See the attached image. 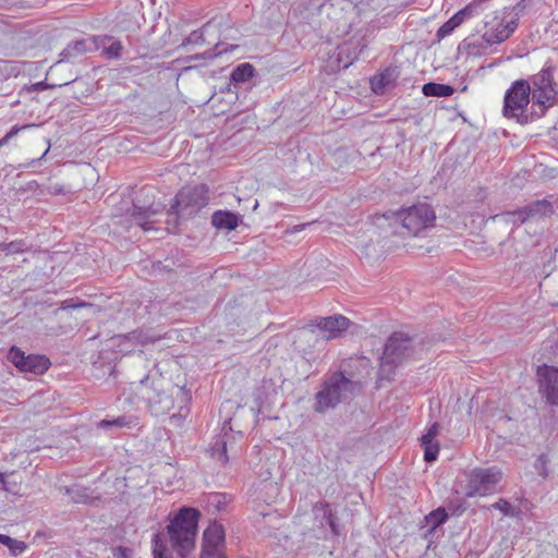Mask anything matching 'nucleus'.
I'll return each instance as SVG.
<instances>
[{
    "mask_svg": "<svg viewBox=\"0 0 558 558\" xmlns=\"http://www.w3.org/2000/svg\"><path fill=\"white\" fill-rule=\"evenodd\" d=\"M208 506L217 511H221L226 507V496L221 493H214L207 497Z\"/></svg>",
    "mask_w": 558,
    "mask_h": 558,
    "instance_id": "31",
    "label": "nucleus"
},
{
    "mask_svg": "<svg viewBox=\"0 0 558 558\" xmlns=\"http://www.w3.org/2000/svg\"><path fill=\"white\" fill-rule=\"evenodd\" d=\"M413 340L403 333H393L389 337L383 356L380 357V373H391L395 367L412 355Z\"/></svg>",
    "mask_w": 558,
    "mask_h": 558,
    "instance_id": "9",
    "label": "nucleus"
},
{
    "mask_svg": "<svg viewBox=\"0 0 558 558\" xmlns=\"http://www.w3.org/2000/svg\"><path fill=\"white\" fill-rule=\"evenodd\" d=\"M310 225H311V223H307V226H310ZM305 227H306V225H305V223L294 226V227H293V229H292V232H293V233L300 232V231L304 230V228H305Z\"/></svg>",
    "mask_w": 558,
    "mask_h": 558,
    "instance_id": "43",
    "label": "nucleus"
},
{
    "mask_svg": "<svg viewBox=\"0 0 558 558\" xmlns=\"http://www.w3.org/2000/svg\"><path fill=\"white\" fill-rule=\"evenodd\" d=\"M199 512L183 507L167 526L171 548L180 558H189L195 549Z\"/></svg>",
    "mask_w": 558,
    "mask_h": 558,
    "instance_id": "2",
    "label": "nucleus"
},
{
    "mask_svg": "<svg viewBox=\"0 0 558 558\" xmlns=\"http://www.w3.org/2000/svg\"><path fill=\"white\" fill-rule=\"evenodd\" d=\"M113 555L117 558H131V550L126 547L120 546L113 550Z\"/></svg>",
    "mask_w": 558,
    "mask_h": 558,
    "instance_id": "36",
    "label": "nucleus"
},
{
    "mask_svg": "<svg viewBox=\"0 0 558 558\" xmlns=\"http://www.w3.org/2000/svg\"><path fill=\"white\" fill-rule=\"evenodd\" d=\"M61 191H62L61 189L54 187V193H61Z\"/></svg>",
    "mask_w": 558,
    "mask_h": 558,
    "instance_id": "46",
    "label": "nucleus"
},
{
    "mask_svg": "<svg viewBox=\"0 0 558 558\" xmlns=\"http://www.w3.org/2000/svg\"><path fill=\"white\" fill-rule=\"evenodd\" d=\"M397 221L409 235H421L435 225L436 215L427 204H417L397 213Z\"/></svg>",
    "mask_w": 558,
    "mask_h": 558,
    "instance_id": "7",
    "label": "nucleus"
},
{
    "mask_svg": "<svg viewBox=\"0 0 558 558\" xmlns=\"http://www.w3.org/2000/svg\"><path fill=\"white\" fill-rule=\"evenodd\" d=\"M241 221V217L238 214L228 210H217L211 216V223L217 229H223L228 231L234 230Z\"/></svg>",
    "mask_w": 558,
    "mask_h": 558,
    "instance_id": "19",
    "label": "nucleus"
},
{
    "mask_svg": "<svg viewBox=\"0 0 558 558\" xmlns=\"http://www.w3.org/2000/svg\"><path fill=\"white\" fill-rule=\"evenodd\" d=\"M7 547L9 548L10 554L16 557L22 555L26 550L27 545L23 541L11 538L10 544H8Z\"/></svg>",
    "mask_w": 558,
    "mask_h": 558,
    "instance_id": "35",
    "label": "nucleus"
},
{
    "mask_svg": "<svg viewBox=\"0 0 558 558\" xmlns=\"http://www.w3.org/2000/svg\"><path fill=\"white\" fill-rule=\"evenodd\" d=\"M26 248L24 241H12L10 243H5V246H3V253L5 255L17 254L23 253Z\"/></svg>",
    "mask_w": 558,
    "mask_h": 558,
    "instance_id": "33",
    "label": "nucleus"
},
{
    "mask_svg": "<svg viewBox=\"0 0 558 558\" xmlns=\"http://www.w3.org/2000/svg\"><path fill=\"white\" fill-rule=\"evenodd\" d=\"M66 494L75 504H85L89 499L88 489L78 485H73L66 488Z\"/></svg>",
    "mask_w": 558,
    "mask_h": 558,
    "instance_id": "27",
    "label": "nucleus"
},
{
    "mask_svg": "<svg viewBox=\"0 0 558 558\" xmlns=\"http://www.w3.org/2000/svg\"><path fill=\"white\" fill-rule=\"evenodd\" d=\"M422 92L425 96L449 97L454 89L450 85L429 82L423 85Z\"/></svg>",
    "mask_w": 558,
    "mask_h": 558,
    "instance_id": "22",
    "label": "nucleus"
},
{
    "mask_svg": "<svg viewBox=\"0 0 558 558\" xmlns=\"http://www.w3.org/2000/svg\"><path fill=\"white\" fill-rule=\"evenodd\" d=\"M0 484L3 485V488L8 492H11V488L8 486V482H7V474L0 472Z\"/></svg>",
    "mask_w": 558,
    "mask_h": 558,
    "instance_id": "40",
    "label": "nucleus"
},
{
    "mask_svg": "<svg viewBox=\"0 0 558 558\" xmlns=\"http://www.w3.org/2000/svg\"><path fill=\"white\" fill-rule=\"evenodd\" d=\"M137 424L136 418L129 415L118 416L112 420H101L98 427L105 430L131 428Z\"/></svg>",
    "mask_w": 558,
    "mask_h": 558,
    "instance_id": "20",
    "label": "nucleus"
},
{
    "mask_svg": "<svg viewBox=\"0 0 558 558\" xmlns=\"http://www.w3.org/2000/svg\"><path fill=\"white\" fill-rule=\"evenodd\" d=\"M350 320L342 315L316 318L311 326H315L327 339L339 337L348 329Z\"/></svg>",
    "mask_w": 558,
    "mask_h": 558,
    "instance_id": "15",
    "label": "nucleus"
},
{
    "mask_svg": "<svg viewBox=\"0 0 558 558\" xmlns=\"http://www.w3.org/2000/svg\"><path fill=\"white\" fill-rule=\"evenodd\" d=\"M48 151H49V147L45 150V153L38 159H33L29 163L24 165L23 167L27 168V167L34 165L35 162L41 160L48 154Z\"/></svg>",
    "mask_w": 558,
    "mask_h": 558,
    "instance_id": "41",
    "label": "nucleus"
},
{
    "mask_svg": "<svg viewBox=\"0 0 558 558\" xmlns=\"http://www.w3.org/2000/svg\"><path fill=\"white\" fill-rule=\"evenodd\" d=\"M101 49L107 58L116 59L120 57L122 45L113 37H104L101 40Z\"/></svg>",
    "mask_w": 558,
    "mask_h": 558,
    "instance_id": "24",
    "label": "nucleus"
},
{
    "mask_svg": "<svg viewBox=\"0 0 558 558\" xmlns=\"http://www.w3.org/2000/svg\"><path fill=\"white\" fill-rule=\"evenodd\" d=\"M448 519V514L442 508H438L432 511L427 517L426 521L430 525L432 530H435L439 525L444 524Z\"/></svg>",
    "mask_w": 558,
    "mask_h": 558,
    "instance_id": "28",
    "label": "nucleus"
},
{
    "mask_svg": "<svg viewBox=\"0 0 558 558\" xmlns=\"http://www.w3.org/2000/svg\"><path fill=\"white\" fill-rule=\"evenodd\" d=\"M116 345L119 348V352L128 354L134 351V347L140 344L151 342L153 339L143 331H132L126 335H119L113 338Z\"/></svg>",
    "mask_w": 558,
    "mask_h": 558,
    "instance_id": "17",
    "label": "nucleus"
},
{
    "mask_svg": "<svg viewBox=\"0 0 558 558\" xmlns=\"http://www.w3.org/2000/svg\"><path fill=\"white\" fill-rule=\"evenodd\" d=\"M532 101L531 84L525 80H518L507 89L504 99L502 112L506 118L514 119L525 124L537 119L526 112V107Z\"/></svg>",
    "mask_w": 558,
    "mask_h": 558,
    "instance_id": "6",
    "label": "nucleus"
},
{
    "mask_svg": "<svg viewBox=\"0 0 558 558\" xmlns=\"http://www.w3.org/2000/svg\"><path fill=\"white\" fill-rule=\"evenodd\" d=\"M548 462H549L548 457L545 453H542L541 456H538L534 462L535 471L538 473V475H541L544 478L547 477V475H548V470H547Z\"/></svg>",
    "mask_w": 558,
    "mask_h": 558,
    "instance_id": "32",
    "label": "nucleus"
},
{
    "mask_svg": "<svg viewBox=\"0 0 558 558\" xmlns=\"http://www.w3.org/2000/svg\"><path fill=\"white\" fill-rule=\"evenodd\" d=\"M383 80H384V77H380L378 81H377V78H373L372 80V87H373V90L375 93H381L383 92L381 90Z\"/></svg>",
    "mask_w": 558,
    "mask_h": 558,
    "instance_id": "38",
    "label": "nucleus"
},
{
    "mask_svg": "<svg viewBox=\"0 0 558 558\" xmlns=\"http://www.w3.org/2000/svg\"><path fill=\"white\" fill-rule=\"evenodd\" d=\"M137 393L155 416L167 414L174 408L181 412L190 401L183 387L174 386L157 374L144 377L138 383Z\"/></svg>",
    "mask_w": 558,
    "mask_h": 558,
    "instance_id": "1",
    "label": "nucleus"
},
{
    "mask_svg": "<svg viewBox=\"0 0 558 558\" xmlns=\"http://www.w3.org/2000/svg\"><path fill=\"white\" fill-rule=\"evenodd\" d=\"M154 558H169L167 555H165L163 550L159 548L157 543L154 548Z\"/></svg>",
    "mask_w": 558,
    "mask_h": 558,
    "instance_id": "39",
    "label": "nucleus"
},
{
    "mask_svg": "<svg viewBox=\"0 0 558 558\" xmlns=\"http://www.w3.org/2000/svg\"><path fill=\"white\" fill-rule=\"evenodd\" d=\"M11 538L12 537H10L9 535L2 534L0 537V544H3L4 546H7L8 544H10Z\"/></svg>",
    "mask_w": 558,
    "mask_h": 558,
    "instance_id": "42",
    "label": "nucleus"
},
{
    "mask_svg": "<svg viewBox=\"0 0 558 558\" xmlns=\"http://www.w3.org/2000/svg\"><path fill=\"white\" fill-rule=\"evenodd\" d=\"M519 13L513 7H505L496 10L485 20V31L482 39L488 45H496L506 41L517 29Z\"/></svg>",
    "mask_w": 558,
    "mask_h": 558,
    "instance_id": "5",
    "label": "nucleus"
},
{
    "mask_svg": "<svg viewBox=\"0 0 558 558\" xmlns=\"http://www.w3.org/2000/svg\"><path fill=\"white\" fill-rule=\"evenodd\" d=\"M354 384L345 378L341 373L330 376L323 385L322 389L316 393L317 412H324L327 409L335 408L339 402L351 392Z\"/></svg>",
    "mask_w": 558,
    "mask_h": 558,
    "instance_id": "8",
    "label": "nucleus"
},
{
    "mask_svg": "<svg viewBox=\"0 0 558 558\" xmlns=\"http://www.w3.org/2000/svg\"><path fill=\"white\" fill-rule=\"evenodd\" d=\"M19 131L20 129L16 126L11 129V131L8 132L7 135L0 140V146L7 144L12 137H14L17 134Z\"/></svg>",
    "mask_w": 558,
    "mask_h": 558,
    "instance_id": "37",
    "label": "nucleus"
},
{
    "mask_svg": "<svg viewBox=\"0 0 558 558\" xmlns=\"http://www.w3.org/2000/svg\"><path fill=\"white\" fill-rule=\"evenodd\" d=\"M492 508L499 510L502 514L508 517H513L515 514L514 508L506 499H499L498 501L492 505Z\"/></svg>",
    "mask_w": 558,
    "mask_h": 558,
    "instance_id": "34",
    "label": "nucleus"
},
{
    "mask_svg": "<svg viewBox=\"0 0 558 558\" xmlns=\"http://www.w3.org/2000/svg\"><path fill=\"white\" fill-rule=\"evenodd\" d=\"M553 213V205L546 199L535 201L513 213L512 216L521 223L527 220H537Z\"/></svg>",
    "mask_w": 558,
    "mask_h": 558,
    "instance_id": "16",
    "label": "nucleus"
},
{
    "mask_svg": "<svg viewBox=\"0 0 558 558\" xmlns=\"http://www.w3.org/2000/svg\"><path fill=\"white\" fill-rule=\"evenodd\" d=\"M225 530L221 524L213 523L203 533L199 558H226Z\"/></svg>",
    "mask_w": 558,
    "mask_h": 558,
    "instance_id": "11",
    "label": "nucleus"
},
{
    "mask_svg": "<svg viewBox=\"0 0 558 558\" xmlns=\"http://www.w3.org/2000/svg\"><path fill=\"white\" fill-rule=\"evenodd\" d=\"M439 432V424L434 423L421 438V445L424 449V459L427 462H433L437 460L439 452V445L436 441V437Z\"/></svg>",
    "mask_w": 558,
    "mask_h": 558,
    "instance_id": "18",
    "label": "nucleus"
},
{
    "mask_svg": "<svg viewBox=\"0 0 558 558\" xmlns=\"http://www.w3.org/2000/svg\"><path fill=\"white\" fill-rule=\"evenodd\" d=\"M87 51L86 41L77 40L73 44H70L62 52L64 59L76 57L83 52Z\"/></svg>",
    "mask_w": 558,
    "mask_h": 558,
    "instance_id": "29",
    "label": "nucleus"
},
{
    "mask_svg": "<svg viewBox=\"0 0 558 558\" xmlns=\"http://www.w3.org/2000/svg\"><path fill=\"white\" fill-rule=\"evenodd\" d=\"M539 392L547 403L558 407V367L542 365L536 372Z\"/></svg>",
    "mask_w": 558,
    "mask_h": 558,
    "instance_id": "13",
    "label": "nucleus"
},
{
    "mask_svg": "<svg viewBox=\"0 0 558 558\" xmlns=\"http://www.w3.org/2000/svg\"><path fill=\"white\" fill-rule=\"evenodd\" d=\"M254 75V68L250 63L238 65L231 74V80L235 83H244Z\"/></svg>",
    "mask_w": 558,
    "mask_h": 558,
    "instance_id": "25",
    "label": "nucleus"
},
{
    "mask_svg": "<svg viewBox=\"0 0 558 558\" xmlns=\"http://www.w3.org/2000/svg\"><path fill=\"white\" fill-rule=\"evenodd\" d=\"M209 27V24H206L204 27L193 31L182 43V46L186 45H202L205 43L204 34L205 31Z\"/></svg>",
    "mask_w": 558,
    "mask_h": 558,
    "instance_id": "30",
    "label": "nucleus"
},
{
    "mask_svg": "<svg viewBox=\"0 0 558 558\" xmlns=\"http://www.w3.org/2000/svg\"><path fill=\"white\" fill-rule=\"evenodd\" d=\"M502 475V471L497 466L475 468L457 481L454 489L465 497L488 496L497 490Z\"/></svg>",
    "mask_w": 558,
    "mask_h": 558,
    "instance_id": "3",
    "label": "nucleus"
},
{
    "mask_svg": "<svg viewBox=\"0 0 558 558\" xmlns=\"http://www.w3.org/2000/svg\"><path fill=\"white\" fill-rule=\"evenodd\" d=\"M3 246H5V243H0V252L3 253Z\"/></svg>",
    "mask_w": 558,
    "mask_h": 558,
    "instance_id": "45",
    "label": "nucleus"
},
{
    "mask_svg": "<svg viewBox=\"0 0 558 558\" xmlns=\"http://www.w3.org/2000/svg\"><path fill=\"white\" fill-rule=\"evenodd\" d=\"M532 93V114L536 118L543 117L547 109L553 107L557 99V88L554 82V68L545 65L538 73L527 80Z\"/></svg>",
    "mask_w": 558,
    "mask_h": 558,
    "instance_id": "4",
    "label": "nucleus"
},
{
    "mask_svg": "<svg viewBox=\"0 0 558 558\" xmlns=\"http://www.w3.org/2000/svg\"><path fill=\"white\" fill-rule=\"evenodd\" d=\"M181 416H182V413H179V415L173 414V415L171 416V420L180 418Z\"/></svg>",
    "mask_w": 558,
    "mask_h": 558,
    "instance_id": "44",
    "label": "nucleus"
},
{
    "mask_svg": "<svg viewBox=\"0 0 558 558\" xmlns=\"http://www.w3.org/2000/svg\"><path fill=\"white\" fill-rule=\"evenodd\" d=\"M209 452L211 458L219 461L221 464H226L228 462L227 456V442L223 437L219 436L209 448Z\"/></svg>",
    "mask_w": 558,
    "mask_h": 558,
    "instance_id": "23",
    "label": "nucleus"
},
{
    "mask_svg": "<svg viewBox=\"0 0 558 558\" xmlns=\"http://www.w3.org/2000/svg\"><path fill=\"white\" fill-rule=\"evenodd\" d=\"M157 214V209L153 207H138L134 206L133 211L131 214L134 222L143 228L144 230L150 229V218Z\"/></svg>",
    "mask_w": 558,
    "mask_h": 558,
    "instance_id": "21",
    "label": "nucleus"
},
{
    "mask_svg": "<svg viewBox=\"0 0 558 558\" xmlns=\"http://www.w3.org/2000/svg\"><path fill=\"white\" fill-rule=\"evenodd\" d=\"M208 187L205 184L185 186L177 194L172 209L180 217H190L208 204Z\"/></svg>",
    "mask_w": 558,
    "mask_h": 558,
    "instance_id": "10",
    "label": "nucleus"
},
{
    "mask_svg": "<svg viewBox=\"0 0 558 558\" xmlns=\"http://www.w3.org/2000/svg\"><path fill=\"white\" fill-rule=\"evenodd\" d=\"M483 0H475L466 7L453 14L446 23H444L437 31L438 38L449 36L458 26H460L466 19H470L482 10Z\"/></svg>",
    "mask_w": 558,
    "mask_h": 558,
    "instance_id": "14",
    "label": "nucleus"
},
{
    "mask_svg": "<svg viewBox=\"0 0 558 558\" xmlns=\"http://www.w3.org/2000/svg\"><path fill=\"white\" fill-rule=\"evenodd\" d=\"M8 357L21 372L43 374L50 366V361L46 356L36 354L25 355L16 347L11 348Z\"/></svg>",
    "mask_w": 558,
    "mask_h": 558,
    "instance_id": "12",
    "label": "nucleus"
},
{
    "mask_svg": "<svg viewBox=\"0 0 558 558\" xmlns=\"http://www.w3.org/2000/svg\"><path fill=\"white\" fill-rule=\"evenodd\" d=\"M314 513H315L316 518L322 517V521H320L322 526L327 524L331 527L332 531H335L332 512H331V508L329 507V505H325V504L315 505Z\"/></svg>",
    "mask_w": 558,
    "mask_h": 558,
    "instance_id": "26",
    "label": "nucleus"
}]
</instances>
